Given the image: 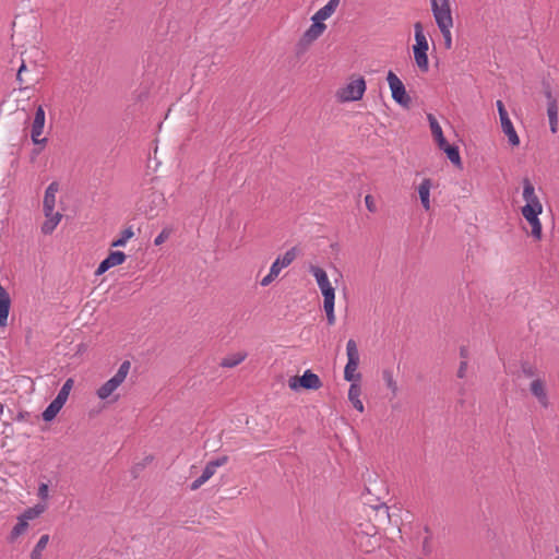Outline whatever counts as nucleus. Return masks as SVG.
<instances>
[{
	"instance_id": "29",
	"label": "nucleus",
	"mask_w": 559,
	"mask_h": 559,
	"mask_svg": "<svg viewBox=\"0 0 559 559\" xmlns=\"http://www.w3.org/2000/svg\"><path fill=\"white\" fill-rule=\"evenodd\" d=\"M27 530L28 523L19 515L16 524L12 527L10 532L9 540L15 542L21 535L25 534Z\"/></svg>"
},
{
	"instance_id": "21",
	"label": "nucleus",
	"mask_w": 559,
	"mask_h": 559,
	"mask_svg": "<svg viewBox=\"0 0 559 559\" xmlns=\"http://www.w3.org/2000/svg\"><path fill=\"white\" fill-rule=\"evenodd\" d=\"M44 214L46 219L41 225V231L45 235H49L56 229V227L60 223L62 214L59 212H55V210H52L51 213L44 212Z\"/></svg>"
},
{
	"instance_id": "19",
	"label": "nucleus",
	"mask_w": 559,
	"mask_h": 559,
	"mask_svg": "<svg viewBox=\"0 0 559 559\" xmlns=\"http://www.w3.org/2000/svg\"><path fill=\"white\" fill-rule=\"evenodd\" d=\"M58 190H59V185L55 181L51 182L47 187V189L45 191V195H44V201H43L44 212L51 213V211L55 210L56 195H57Z\"/></svg>"
},
{
	"instance_id": "9",
	"label": "nucleus",
	"mask_w": 559,
	"mask_h": 559,
	"mask_svg": "<svg viewBox=\"0 0 559 559\" xmlns=\"http://www.w3.org/2000/svg\"><path fill=\"white\" fill-rule=\"evenodd\" d=\"M326 29V25L321 21H312L309 28L302 34L301 38L297 43V52H305L309 46L316 41Z\"/></svg>"
},
{
	"instance_id": "39",
	"label": "nucleus",
	"mask_w": 559,
	"mask_h": 559,
	"mask_svg": "<svg viewBox=\"0 0 559 559\" xmlns=\"http://www.w3.org/2000/svg\"><path fill=\"white\" fill-rule=\"evenodd\" d=\"M276 277H277V275L270 271V272H269V274H267V275H265V276L261 280L260 284H261V286L266 287V286H269V285H270V284H271L275 278H276Z\"/></svg>"
},
{
	"instance_id": "34",
	"label": "nucleus",
	"mask_w": 559,
	"mask_h": 559,
	"mask_svg": "<svg viewBox=\"0 0 559 559\" xmlns=\"http://www.w3.org/2000/svg\"><path fill=\"white\" fill-rule=\"evenodd\" d=\"M73 384L74 381L72 378L67 379L55 399L59 400V402H61L62 404H66L69 394L73 388Z\"/></svg>"
},
{
	"instance_id": "28",
	"label": "nucleus",
	"mask_w": 559,
	"mask_h": 559,
	"mask_svg": "<svg viewBox=\"0 0 559 559\" xmlns=\"http://www.w3.org/2000/svg\"><path fill=\"white\" fill-rule=\"evenodd\" d=\"M246 357H247V353H245V352L231 354L222 359L221 366L225 367V368L236 367L239 364H241L246 359Z\"/></svg>"
},
{
	"instance_id": "44",
	"label": "nucleus",
	"mask_w": 559,
	"mask_h": 559,
	"mask_svg": "<svg viewBox=\"0 0 559 559\" xmlns=\"http://www.w3.org/2000/svg\"><path fill=\"white\" fill-rule=\"evenodd\" d=\"M523 372H525L527 376H533V372L531 370V368L526 369L525 367L523 368Z\"/></svg>"
},
{
	"instance_id": "31",
	"label": "nucleus",
	"mask_w": 559,
	"mask_h": 559,
	"mask_svg": "<svg viewBox=\"0 0 559 559\" xmlns=\"http://www.w3.org/2000/svg\"><path fill=\"white\" fill-rule=\"evenodd\" d=\"M49 543V535H41L31 552V559H41V554Z\"/></svg>"
},
{
	"instance_id": "16",
	"label": "nucleus",
	"mask_w": 559,
	"mask_h": 559,
	"mask_svg": "<svg viewBox=\"0 0 559 559\" xmlns=\"http://www.w3.org/2000/svg\"><path fill=\"white\" fill-rule=\"evenodd\" d=\"M11 298L5 288L0 284V326H7Z\"/></svg>"
},
{
	"instance_id": "33",
	"label": "nucleus",
	"mask_w": 559,
	"mask_h": 559,
	"mask_svg": "<svg viewBox=\"0 0 559 559\" xmlns=\"http://www.w3.org/2000/svg\"><path fill=\"white\" fill-rule=\"evenodd\" d=\"M134 236L132 227H128L121 231L120 236L111 242V247H124L127 242Z\"/></svg>"
},
{
	"instance_id": "4",
	"label": "nucleus",
	"mask_w": 559,
	"mask_h": 559,
	"mask_svg": "<svg viewBox=\"0 0 559 559\" xmlns=\"http://www.w3.org/2000/svg\"><path fill=\"white\" fill-rule=\"evenodd\" d=\"M366 81L362 76L352 79L345 86L336 91V98L341 103L360 100L366 92Z\"/></svg>"
},
{
	"instance_id": "13",
	"label": "nucleus",
	"mask_w": 559,
	"mask_h": 559,
	"mask_svg": "<svg viewBox=\"0 0 559 559\" xmlns=\"http://www.w3.org/2000/svg\"><path fill=\"white\" fill-rule=\"evenodd\" d=\"M44 126H45V110L41 106H38L35 111L32 130H31V138L35 144H44L47 142L46 138H40V135L44 132Z\"/></svg>"
},
{
	"instance_id": "17",
	"label": "nucleus",
	"mask_w": 559,
	"mask_h": 559,
	"mask_svg": "<svg viewBox=\"0 0 559 559\" xmlns=\"http://www.w3.org/2000/svg\"><path fill=\"white\" fill-rule=\"evenodd\" d=\"M530 389L532 394L537 399L538 403L545 408L548 407L549 402L545 382L540 379H535L532 381Z\"/></svg>"
},
{
	"instance_id": "6",
	"label": "nucleus",
	"mask_w": 559,
	"mask_h": 559,
	"mask_svg": "<svg viewBox=\"0 0 559 559\" xmlns=\"http://www.w3.org/2000/svg\"><path fill=\"white\" fill-rule=\"evenodd\" d=\"M309 272L316 278V282L323 296V302L335 300V289L332 286L326 272L322 267L313 264L309 266Z\"/></svg>"
},
{
	"instance_id": "24",
	"label": "nucleus",
	"mask_w": 559,
	"mask_h": 559,
	"mask_svg": "<svg viewBox=\"0 0 559 559\" xmlns=\"http://www.w3.org/2000/svg\"><path fill=\"white\" fill-rule=\"evenodd\" d=\"M51 485V479L48 478L46 475H41L38 479V488L36 496L39 499L38 503H46L50 499V491L49 487Z\"/></svg>"
},
{
	"instance_id": "3",
	"label": "nucleus",
	"mask_w": 559,
	"mask_h": 559,
	"mask_svg": "<svg viewBox=\"0 0 559 559\" xmlns=\"http://www.w3.org/2000/svg\"><path fill=\"white\" fill-rule=\"evenodd\" d=\"M131 368L130 361H123L118 371L115 373L112 378L107 380L99 389L96 391V395L99 400H108L115 391L124 382L129 371Z\"/></svg>"
},
{
	"instance_id": "10",
	"label": "nucleus",
	"mask_w": 559,
	"mask_h": 559,
	"mask_svg": "<svg viewBox=\"0 0 559 559\" xmlns=\"http://www.w3.org/2000/svg\"><path fill=\"white\" fill-rule=\"evenodd\" d=\"M496 105L499 112L502 132L508 136V141L512 146H518L520 144V138L513 127V123L503 103L501 100H497Z\"/></svg>"
},
{
	"instance_id": "38",
	"label": "nucleus",
	"mask_w": 559,
	"mask_h": 559,
	"mask_svg": "<svg viewBox=\"0 0 559 559\" xmlns=\"http://www.w3.org/2000/svg\"><path fill=\"white\" fill-rule=\"evenodd\" d=\"M365 204L369 212L374 213L377 211V205L372 195L367 194L365 197Z\"/></svg>"
},
{
	"instance_id": "14",
	"label": "nucleus",
	"mask_w": 559,
	"mask_h": 559,
	"mask_svg": "<svg viewBox=\"0 0 559 559\" xmlns=\"http://www.w3.org/2000/svg\"><path fill=\"white\" fill-rule=\"evenodd\" d=\"M127 260V255L122 251H110L106 259H104L95 271V275L99 276L107 272L109 269L122 264Z\"/></svg>"
},
{
	"instance_id": "18",
	"label": "nucleus",
	"mask_w": 559,
	"mask_h": 559,
	"mask_svg": "<svg viewBox=\"0 0 559 559\" xmlns=\"http://www.w3.org/2000/svg\"><path fill=\"white\" fill-rule=\"evenodd\" d=\"M546 96L548 98L547 116L549 119L550 131L556 133L558 130V106L556 99L552 98L551 92L547 91Z\"/></svg>"
},
{
	"instance_id": "35",
	"label": "nucleus",
	"mask_w": 559,
	"mask_h": 559,
	"mask_svg": "<svg viewBox=\"0 0 559 559\" xmlns=\"http://www.w3.org/2000/svg\"><path fill=\"white\" fill-rule=\"evenodd\" d=\"M453 25L439 26V31L443 37V44L447 49L452 48V29Z\"/></svg>"
},
{
	"instance_id": "40",
	"label": "nucleus",
	"mask_w": 559,
	"mask_h": 559,
	"mask_svg": "<svg viewBox=\"0 0 559 559\" xmlns=\"http://www.w3.org/2000/svg\"><path fill=\"white\" fill-rule=\"evenodd\" d=\"M466 370H467V361L466 360H462L461 364H460L459 370H457V377L459 378H464L465 374H466Z\"/></svg>"
},
{
	"instance_id": "1",
	"label": "nucleus",
	"mask_w": 559,
	"mask_h": 559,
	"mask_svg": "<svg viewBox=\"0 0 559 559\" xmlns=\"http://www.w3.org/2000/svg\"><path fill=\"white\" fill-rule=\"evenodd\" d=\"M523 200L525 204L521 209V214L531 227L530 235L537 241L543 238V226L539 215L543 213V204L536 193L534 185L528 178H523Z\"/></svg>"
},
{
	"instance_id": "42",
	"label": "nucleus",
	"mask_w": 559,
	"mask_h": 559,
	"mask_svg": "<svg viewBox=\"0 0 559 559\" xmlns=\"http://www.w3.org/2000/svg\"><path fill=\"white\" fill-rule=\"evenodd\" d=\"M152 197H153V202H157V203H160L163 202V195L160 193H157V192H153L152 193Z\"/></svg>"
},
{
	"instance_id": "46",
	"label": "nucleus",
	"mask_w": 559,
	"mask_h": 559,
	"mask_svg": "<svg viewBox=\"0 0 559 559\" xmlns=\"http://www.w3.org/2000/svg\"><path fill=\"white\" fill-rule=\"evenodd\" d=\"M557 552H558V555H557V557L555 559H559V550H557Z\"/></svg>"
},
{
	"instance_id": "43",
	"label": "nucleus",
	"mask_w": 559,
	"mask_h": 559,
	"mask_svg": "<svg viewBox=\"0 0 559 559\" xmlns=\"http://www.w3.org/2000/svg\"><path fill=\"white\" fill-rule=\"evenodd\" d=\"M460 355L461 357L463 358V360H466L467 361V358H468V350L465 348V347H462L461 350H460Z\"/></svg>"
},
{
	"instance_id": "36",
	"label": "nucleus",
	"mask_w": 559,
	"mask_h": 559,
	"mask_svg": "<svg viewBox=\"0 0 559 559\" xmlns=\"http://www.w3.org/2000/svg\"><path fill=\"white\" fill-rule=\"evenodd\" d=\"M334 302H335V300L329 301V302H323V308H324V311L326 314V320H328L329 325H333L336 320L335 313H334Z\"/></svg>"
},
{
	"instance_id": "30",
	"label": "nucleus",
	"mask_w": 559,
	"mask_h": 559,
	"mask_svg": "<svg viewBox=\"0 0 559 559\" xmlns=\"http://www.w3.org/2000/svg\"><path fill=\"white\" fill-rule=\"evenodd\" d=\"M382 379L386 385V388L392 392L393 396H395L399 392L397 382L394 379V373L392 369L382 370Z\"/></svg>"
},
{
	"instance_id": "45",
	"label": "nucleus",
	"mask_w": 559,
	"mask_h": 559,
	"mask_svg": "<svg viewBox=\"0 0 559 559\" xmlns=\"http://www.w3.org/2000/svg\"><path fill=\"white\" fill-rule=\"evenodd\" d=\"M2 412H3V406H2V404H0V415L2 414Z\"/></svg>"
},
{
	"instance_id": "26",
	"label": "nucleus",
	"mask_w": 559,
	"mask_h": 559,
	"mask_svg": "<svg viewBox=\"0 0 559 559\" xmlns=\"http://www.w3.org/2000/svg\"><path fill=\"white\" fill-rule=\"evenodd\" d=\"M46 510H47L46 503H37L34 507H31V508H27L26 510H24V512L22 514H20V516L28 523L29 521L39 518Z\"/></svg>"
},
{
	"instance_id": "12",
	"label": "nucleus",
	"mask_w": 559,
	"mask_h": 559,
	"mask_svg": "<svg viewBox=\"0 0 559 559\" xmlns=\"http://www.w3.org/2000/svg\"><path fill=\"white\" fill-rule=\"evenodd\" d=\"M288 384L292 390H297L299 386L308 390H318L322 386V382L318 374L310 370L305 371L301 377L290 378Z\"/></svg>"
},
{
	"instance_id": "8",
	"label": "nucleus",
	"mask_w": 559,
	"mask_h": 559,
	"mask_svg": "<svg viewBox=\"0 0 559 559\" xmlns=\"http://www.w3.org/2000/svg\"><path fill=\"white\" fill-rule=\"evenodd\" d=\"M386 81L391 90L392 98L402 107L407 108L411 104V97L400 78L393 71H389Z\"/></svg>"
},
{
	"instance_id": "41",
	"label": "nucleus",
	"mask_w": 559,
	"mask_h": 559,
	"mask_svg": "<svg viewBox=\"0 0 559 559\" xmlns=\"http://www.w3.org/2000/svg\"><path fill=\"white\" fill-rule=\"evenodd\" d=\"M25 69H26V66H25V63H24V62H22L21 67H20V68H19V70H17V74H16V79H17V81H20L21 83H22V78H21V75H22V72H23Z\"/></svg>"
},
{
	"instance_id": "20",
	"label": "nucleus",
	"mask_w": 559,
	"mask_h": 559,
	"mask_svg": "<svg viewBox=\"0 0 559 559\" xmlns=\"http://www.w3.org/2000/svg\"><path fill=\"white\" fill-rule=\"evenodd\" d=\"M431 187H432L431 179L426 178L420 182V185L417 188L420 203L426 211H429L431 209V204H430Z\"/></svg>"
},
{
	"instance_id": "2",
	"label": "nucleus",
	"mask_w": 559,
	"mask_h": 559,
	"mask_svg": "<svg viewBox=\"0 0 559 559\" xmlns=\"http://www.w3.org/2000/svg\"><path fill=\"white\" fill-rule=\"evenodd\" d=\"M414 37L415 45L413 46V52L415 63L420 71L427 72L429 70V60L427 53L429 50V44L424 33V26L420 22H416L414 24Z\"/></svg>"
},
{
	"instance_id": "15",
	"label": "nucleus",
	"mask_w": 559,
	"mask_h": 559,
	"mask_svg": "<svg viewBox=\"0 0 559 559\" xmlns=\"http://www.w3.org/2000/svg\"><path fill=\"white\" fill-rule=\"evenodd\" d=\"M296 257H297V249L295 247L290 248L282 257L276 258V260L272 263L270 271L278 276L281 271L284 267L289 266L294 262Z\"/></svg>"
},
{
	"instance_id": "11",
	"label": "nucleus",
	"mask_w": 559,
	"mask_h": 559,
	"mask_svg": "<svg viewBox=\"0 0 559 559\" xmlns=\"http://www.w3.org/2000/svg\"><path fill=\"white\" fill-rule=\"evenodd\" d=\"M228 462V457L226 455L217 457L207 462L200 477L194 479L191 485V490H198L201 486H203L215 473L216 469Z\"/></svg>"
},
{
	"instance_id": "25",
	"label": "nucleus",
	"mask_w": 559,
	"mask_h": 559,
	"mask_svg": "<svg viewBox=\"0 0 559 559\" xmlns=\"http://www.w3.org/2000/svg\"><path fill=\"white\" fill-rule=\"evenodd\" d=\"M361 389L358 383H352L348 390V400L353 404L354 408L362 413L365 407L360 400Z\"/></svg>"
},
{
	"instance_id": "5",
	"label": "nucleus",
	"mask_w": 559,
	"mask_h": 559,
	"mask_svg": "<svg viewBox=\"0 0 559 559\" xmlns=\"http://www.w3.org/2000/svg\"><path fill=\"white\" fill-rule=\"evenodd\" d=\"M347 364L344 368V379L346 381L357 383L360 374L357 372L359 366V352L354 340H349L346 344Z\"/></svg>"
},
{
	"instance_id": "22",
	"label": "nucleus",
	"mask_w": 559,
	"mask_h": 559,
	"mask_svg": "<svg viewBox=\"0 0 559 559\" xmlns=\"http://www.w3.org/2000/svg\"><path fill=\"white\" fill-rule=\"evenodd\" d=\"M427 119L429 121L431 134H432L433 140L436 141L438 147H443V145H445L447 140L443 135L441 126L439 124L436 117L431 114L427 115Z\"/></svg>"
},
{
	"instance_id": "32",
	"label": "nucleus",
	"mask_w": 559,
	"mask_h": 559,
	"mask_svg": "<svg viewBox=\"0 0 559 559\" xmlns=\"http://www.w3.org/2000/svg\"><path fill=\"white\" fill-rule=\"evenodd\" d=\"M439 148L442 150L447 154V156L451 160V163H453L454 165H457V166L461 165V156H460L459 148L456 146L450 145L448 142H445V145H443V147H439Z\"/></svg>"
},
{
	"instance_id": "27",
	"label": "nucleus",
	"mask_w": 559,
	"mask_h": 559,
	"mask_svg": "<svg viewBox=\"0 0 559 559\" xmlns=\"http://www.w3.org/2000/svg\"><path fill=\"white\" fill-rule=\"evenodd\" d=\"M64 404L59 402V400L53 399L51 403L46 407L43 412L41 416L45 421H51L57 414L61 411Z\"/></svg>"
},
{
	"instance_id": "37",
	"label": "nucleus",
	"mask_w": 559,
	"mask_h": 559,
	"mask_svg": "<svg viewBox=\"0 0 559 559\" xmlns=\"http://www.w3.org/2000/svg\"><path fill=\"white\" fill-rule=\"evenodd\" d=\"M171 230L169 228H164L154 239L155 246H160L170 237Z\"/></svg>"
},
{
	"instance_id": "7",
	"label": "nucleus",
	"mask_w": 559,
	"mask_h": 559,
	"mask_svg": "<svg viewBox=\"0 0 559 559\" xmlns=\"http://www.w3.org/2000/svg\"><path fill=\"white\" fill-rule=\"evenodd\" d=\"M430 5L438 27L454 24L450 0H430Z\"/></svg>"
},
{
	"instance_id": "23",
	"label": "nucleus",
	"mask_w": 559,
	"mask_h": 559,
	"mask_svg": "<svg viewBox=\"0 0 559 559\" xmlns=\"http://www.w3.org/2000/svg\"><path fill=\"white\" fill-rule=\"evenodd\" d=\"M341 0H329V2L319 9L311 17L312 21H325L336 11Z\"/></svg>"
}]
</instances>
